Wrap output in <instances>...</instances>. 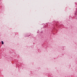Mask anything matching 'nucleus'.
<instances>
[{
    "label": "nucleus",
    "instance_id": "1",
    "mask_svg": "<svg viewBox=\"0 0 77 77\" xmlns=\"http://www.w3.org/2000/svg\"><path fill=\"white\" fill-rule=\"evenodd\" d=\"M2 45L4 44V42H3V41H2Z\"/></svg>",
    "mask_w": 77,
    "mask_h": 77
}]
</instances>
